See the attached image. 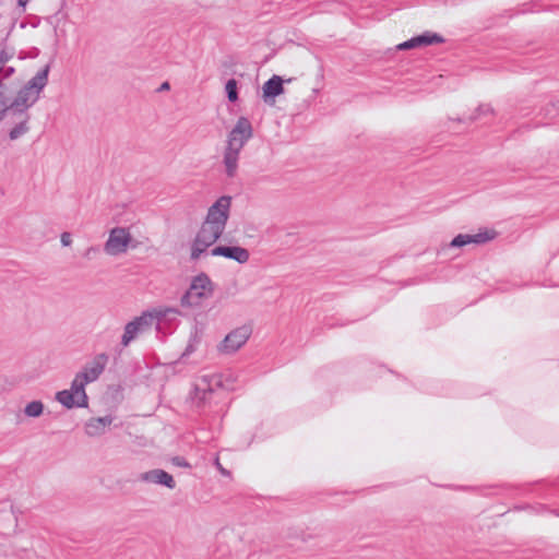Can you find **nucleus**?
I'll return each instance as SVG.
<instances>
[{
	"label": "nucleus",
	"instance_id": "4468645a",
	"mask_svg": "<svg viewBox=\"0 0 559 559\" xmlns=\"http://www.w3.org/2000/svg\"><path fill=\"white\" fill-rule=\"evenodd\" d=\"M263 100L266 104H274V98L284 93L283 80L278 75H273L262 87Z\"/></svg>",
	"mask_w": 559,
	"mask_h": 559
},
{
	"label": "nucleus",
	"instance_id": "dca6fc26",
	"mask_svg": "<svg viewBox=\"0 0 559 559\" xmlns=\"http://www.w3.org/2000/svg\"><path fill=\"white\" fill-rule=\"evenodd\" d=\"M417 47L441 44L444 41L443 37L437 33L425 32L421 35L415 36Z\"/></svg>",
	"mask_w": 559,
	"mask_h": 559
},
{
	"label": "nucleus",
	"instance_id": "1a4fd4ad",
	"mask_svg": "<svg viewBox=\"0 0 559 559\" xmlns=\"http://www.w3.org/2000/svg\"><path fill=\"white\" fill-rule=\"evenodd\" d=\"M211 255H222L240 264L247 263L250 258L249 251L239 246H217L211 250Z\"/></svg>",
	"mask_w": 559,
	"mask_h": 559
},
{
	"label": "nucleus",
	"instance_id": "f3484780",
	"mask_svg": "<svg viewBox=\"0 0 559 559\" xmlns=\"http://www.w3.org/2000/svg\"><path fill=\"white\" fill-rule=\"evenodd\" d=\"M44 403L39 400H34L25 405L23 413L28 418H38L44 414Z\"/></svg>",
	"mask_w": 559,
	"mask_h": 559
},
{
	"label": "nucleus",
	"instance_id": "f8f14e48",
	"mask_svg": "<svg viewBox=\"0 0 559 559\" xmlns=\"http://www.w3.org/2000/svg\"><path fill=\"white\" fill-rule=\"evenodd\" d=\"M493 238H495V231H489V230L480 231V233H477L474 235L460 234L452 239L450 246L460 248V247H463V246H466L469 243L480 245V243H485Z\"/></svg>",
	"mask_w": 559,
	"mask_h": 559
},
{
	"label": "nucleus",
	"instance_id": "aec40b11",
	"mask_svg": "<svg viewBox=\"0 0 559 559\" xmlns=\"http://www.w3.org/2000/svg\"><path fill=\"white\" fill-rule=\"evenodd\" d=\"M225 91L229 102L234 103L238 99L237 81L235 79H230L226 82Z\"/></svg>",
	"mask_w": 559,
	"mask_h": 559
},
{
	"label": "nucleus",
	"instance_id": "5701e85b",
	"mask_svg": "<svg viewBox=\"0 0 559 559\" xmlns=\"http://www.w3.org/2000/svg\"><path fill=\"white\" fill-rule=\"evenodd\" d=\"M195 350V345L192 342H189L186 349L180 356V360H183L186 357H188L190 354H192Z\"/></svg>",
	"mask_w": 559,
	"mask_h": 559
},
{
	"label": "nucleus",
	"instance_id": "2eb2a0df",
	"mask_svg": "<svg viewBox=\"0 0 559 559\" xmlns=\"http://www.w3.org/2000/svg\"><path fill=\"white\" fill-rule=\"evenodd\" d=\"M239 155V152L225 147L223 164L225 166V173L229 178L235 177L237 174Z\"/></svg>",
	"mask_w": 559,
	"mask_h": 559
},
{
	"label": "nucleus",
	"instance_id": "b1692460",
	"mask_svg": "<svg viewBox=\"0 0 559 559\" xmlns=\"http://www.w3.org/2000/svg\"><path fill=\"white\" fill-rule=\"evenodd\" d=\"M60 241L62 243V246L64 247H68L72 243V238H71V234L70 233H62L61 234V237H60Z\"/></svg>",
	"mask_w": 559,
	"mask_h": 559
},
{
	"label": "nucleus",
	"instance_id": "a211bd4d",
	"mask_svg": "<svg viewBox=\"0 0 559 559\" xmlns=\"http://www.w3.org/2000/svg\"><path fill=\"white\" fill-rule=\"evenodd\" d=\"M22 117L21 121L16 123L14 128L11 129L9 133V138L11 140H17L20 136L24 135L28 132L29 127L27 124L29 115H20Z\"/></svg>",
	"mask_w": 559,
	"mask_h": 559
},
{
	"label": "nucleus",
	"instance_id": "6ab92c4d",
	"mask_svg": "<svg viewBox=\"0 0 559 559\" xmlns=\"http://www.w3.org/2000/svg\"><path fill=\"white\" fill-rule=\"evenodd\" d=\"M7 115H12L10 99L5 96L2 85L0 84V121H2Z\"/></svg>",
	"mask_w": 559,
	"mask_h": 559
},
{
	"label": "nucleus",
	"instance_id": "7ed1b4c3",
	"mask_svg": "<svg viewBox=\"0 0 559 559\" xmlns=\"http://www.w3.org/2000/svg\"><path fill=\"white\" fill-rule=\"evenodd\" d=\"M50 64L43 67L10 102L12 115H28L27 110L39 99L40 93L48 83Z\"/></svg>",
	"mask_w": 559,
	"mask_h": 559
},
{
	"label": "nucleus",
	"instance_id": "20e7f679",
	"mask_svg": "<svg viewBox=\"0 0 559 559\" xmlns=\"http://www.w3.org/2000/svg\"><path fill=\"white\" fill-rule=\"evenodd\" d=\"M213 292V283L209 275L200 273L192 278L188 290L180 298V305L183 308H198L212 297Z\"/></svg>",
	"mask_w": 559,
	"mask_h": 559
},
{
	"label": "nucleus",
	"instance_id": "412c9836",
	"mask_svg": "<svg viewBox=\"0 0 559 559\" xmlns=\"http://www.w3.org/2000/svg\"><path fill=\"white\" fill-rule=\"evenodd\" d=\"M476 111H477V116L473 117V119H476V118H478L481 115L492 114L493 109L491 108L490 105L485 104V105L478 106Z\"/></svg>",
	"mask_w": 559,
	"mask_h": 559
},
{
	"label": "nucleus",
	"instance_id": "cd10ccee",
	"mask_svg": "<svg viewBox=\"0 0 559 559\" xmlns=\"http://www.w3.org/2000/svg\"><path fill=\"white\" fill-rule=\"evenodd\" d=\"M29 0H17V4L22 8H25Z\"/></svg>",
	"mask_w": 559,
	"mask_h": 559
},
{
	"label": "nucleus",
	"instance_id": "f03ea898",
	"mask_svg": "<svg viewBox=\"0 0 559 559\" xmlns=\"http://www.w3.org/2000/svg\"><path fill=\"white\" fill-rule=\"evenodd\" d=\"M108 355L105 353L97 354L88 361L83 370L78 372L68 390L56 393V401L68 409L74 407H87L88 397L85 392L86 384L96 381L106 368Z\"/></svg>",
	"mask_w": 559,
	"mask_h": 559
},
{
	"label": "nucleus",
	"instance_id": "423d86ee",
	"mask_svg": "<svg viewBox=\"0 0 559 559\" xmlns=\"http://www.w3.org/2000/svg\"><path fill=\"white\" fill-rule=\"evenodd\" d=\"M252 135L253 129L251 122L246 117H240L228 133L226 148L240 153Z\"/></svg>",
	"mask_w": 559,
	"mask_h": 559
},
{
	"label": "nucleus",
	"instance_id": "9d476101",
	"mask_svg": "<svg viewBox=\"0 0 559 559\" xmlns=\"http://www.w3.org/2000/svg\"><path fill=\"white\" fill-rule=\"evenodd\" d=\"M222 385V376L211 374L201 377L195 384V397L201 402L206 401V395L212 394L215 388Z\"/></svg>",
	"mask_w": 559,
	"mask_h": 559
},
{
	"label": "nucleus",
	"instance_id": "0eeeda50",
	"mask_svg": "<svg viewBox=\"0 0 559 559\" xmlns=\"http://www.w3.org/2000/svg\"><path fill=\"white\" fill-rule=\"evenodd\" d=\"M131 234L127 228L115 227L110 230L104 250L109 255H118L124 253L131 241Z\"/></svg>",
	"mask_w": 559,
	"mask_h": 559
},
{
	"label": "nucleus",
	"instance_id": "9b49d317",
	"mask_svg": "<svg viewBox=\"0 0 559 559\" xmlns=\"http://www.w3.org/2000/svg\"><path fill=\"white\" fill-rule=\"evenodd\" d=\"M114 417L106 415L104 417H92L84 424V431L91 438L100 437L106 433L107 428L112 424Z\"/></svg>",
	"mask_w": 559,
	"mask_h": 559
},
{
	"label": "nucleus",
	"instance_id": "393cba45",
	"mask_svg": "<svg viewBox=\"0 0 559 559\" xmlns=\"http://www.w3.org/2000/svg\"><path fill=\"white\" fill-rule=\"evenodd\" d=\"M173 463L177 466H180V467H189V463L181 456H175L173 459Z\"/></svg>",
	"mask_w": 559,
	"mask_h": 559
},
{
	"label": "nucleus",
	"instance_id": "f257e3e1",
	"mask_svg": "<svg viewBox=\"0 0 559 559\" xmlns=\"http://www.w3.org/2000/svg\"><path fill=\"white\" fill-rule=\"evenodd\" d=\"M231 197L222 195L207 210L191 245L190 259L199 260L223 235L230 214Z\"/></svg>",
	"mask_w": 559,
	"mask_h": 559
},
{
	"label": "nucleus",
	"instance_id": "ddd939ff",
	"mask_svg": "<svg viewBox=\"0 0 559 559\" xmlns=\"http://www.w3.org/2000/svg\"><path fill=\"white\" fill-rule=\"evenodd\" d=\"M140 479L146 483L164 485L169 489H174L176 487L174 477L169 473L159 468L141 474Z\"/></svg>",
	"mask_w": 559,
	"mask_h": 559
},
{
	"label": "nucleus",
	"instance_id": "39448f33",
	"mask_svg": "<svg viewBox=\"0 0 559 559\" xmlns=\"http://www.w3.org/2000/svg\"><path fill=\"white\" fill-rule=\"evenodd\" d=\"M168 313H178V310L166 308L158 311H144L141 316L135 317L132 321L128 322L124 326V332L121 337V345L127 347L139 334L148 330L155 319H162Z\"/></svg>",
	"mask_w": 559,
	"mask_h": 559
},
{
	"label": "nucleus",
	"instance_id": "c756f323",
	"mask_svg": "<svg viewBox=\"0 0 559 559\" xmlns=\"http://www.w3.org/2000/svg\"><path fill=\"white\" fill-rule=\"evenodd\" d=\"M14 71L13 68L8 69V74L12 73Z\"/></svg>",
	"mask_w": 559,
	"mask_h": 559
},
{
	"label": "nucleus",
	"instance_id": "a878e982",
	"mask_svg": "<svg viewBox=\"0 0 559 559\" xmlns=\"http://www.w3.org/2000/svg\"><path fill=\"white\" fill-rule=\"evenodd\" d=\"M215 466L223 475H229V472L223 467V465L219 463L218 457L215 459Z\"/></svg>",
	"mask_w": 559,
	"mask_h": 559
},
{
	"label": "nucleus",
	"instance_id": "4be33fe9",
	"mask_svg": "<svg viewBox=\"0 0 559 559\" xmlns=\"http://www.w3.org/2000/svg\"><path fill=\"white\" fill-rule=\"evenodd\" d=\"M397 48H399L400 50L417 48V46H416V41H415V37H413V38H411V39H408V40H406V41H404V43L400 44V45L397 46Z\"/></svg>",
	"mask_w": 559,
	"mask_h": 559
},
{
	"label": "nucleus",
	"instance_id": "6e6552de",
	"mask_svg": "<svg viewBox=\"0 0 559 559\" xmlns=\"http://www.w3.org/2000/svg\"><path fill=\"white\" fill-rule=\"evenodd\" d=\"M251 330L248 326H240L228 333L218 349L224 354L236 353L249 340Z\"/></svg>",
	"mask_w": 559,
	"mask_h": 559
},
{
	"label": "nucleus",
	"instance_id": "bb28decb",
	"mask_svg": "<svg viewBox=\"0 0 559 559\" xmlns=\"http://www.w3.org/2000/svg\"><path fill=\"white\" fill-rule=\"evenodd\" d=\"M169 88H170L169 83H168V82H164V83L159 86L158 91H159V92H162V91H168Z\"/></svg>",
	"mask_w": 559,
	"mask_h": 559
},
{
	"label": "nucleus",
	"instance_id": "c85d7f7f",
	"mask_svg": "<svg viewBox=\"0 0 559 559\" xmlns=\"http://www.w3.org/2000/svg\"><path fill=\"white\" fill-rule=\"evenodd\" d=\"M95 249L93 247L88 248L87 250V253L86 254H90L91 251H94Z\"/></svg>",
	"mask_w": 559,
	"mask_h": 559
}]
</instances>
